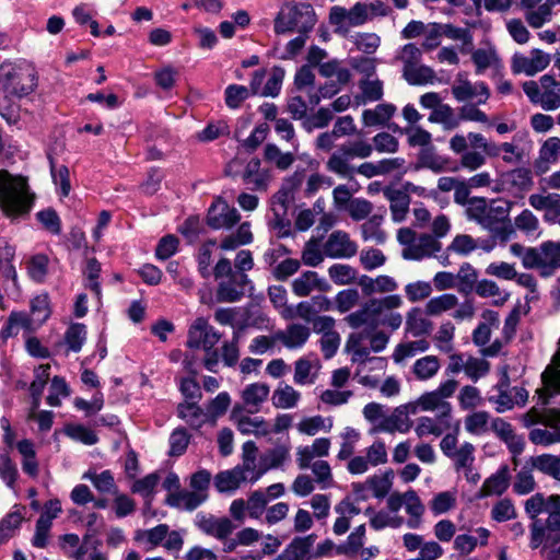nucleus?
<instances>
[{"instance_id":"f257e3e1","label":"nucleus","mask_w":560,"mask_h":560,"mask_svg":"<svg viewBox=\"0 0 560 560\" xmlns=\"http://www.w3.org/2000/svg\"><path fill=\"white\" fill-rule=\"evenodd\" d=\"M401 303V298L396 294L370 299L358 311L349 314L345 320L353 329L366 325L371 330H376L380 326H388L392 330H396L402 323V316L399 313L386 311L398 308Z\"/></svg>"},{"instance_id":"f03ea898","label":"nucleus","mask_w":560,"mask_h":560,"mask_svg":"<svg viewBox=\"0 0 560 560\" xmlns=\"http://www.w3.org/2000/svg\"><path fill=\"white\" fill-rule=\"evenodd\" d=\"M34 203V194L30 191L27 179L0 171V207L11 218L28 214Z\"/></svg>"},{"instance_id":"7ed1b4c3","label":"nucleus","mask_w":560,"mask_h":560,"mask_svg":"<svg viewBox=\"0 0 560 560\" xmlns=\"http://www.w3.org/2000/svg\"><path fill=\"white\" fill-rule=\"evenodd\" d=\"M37 84V72L30 62L4 61L0 66V93L21 100L32 94Z\"/></svg>"},{"instance_id":"20e7f679","label":"nucleus","mask_w":560,"mask_h":560,"mask_svg":"<svg viewBox=\"0 0 560 560\" xmlns=\"http://www.w3.org/2000/svg\"><path fill=\"white\" fill-rule=\"evenodd\" d=\"M316 23V14L307 2H288L282 5L275 19V32L284 34L296 31L300 34L311 32Z\"/></svg>"},{"instance_id":"39448f33","label":"nucleus","mask_w":560,"mask_h":560,"mask_svg":"<svg viewBox=\"0 0 560 560\" xmlns=\"http://www.w3.org/2000/svg\"><path fill=\"white\" fill-rule=\"evenodd\" d=\"M373 152V148L365 141H354L341 144L326 162L327 171L342 177L352 178L354 167L349 164L350 159H366Z\"/></svg>"},{"instance_id":"423d86ee","label":"nucleus","mask_w":560,"mask_h":560,"mask_svg":"<svg viewBox=\"0 0 560 560\" xmlns=\"http://www.w3.org/2000/svg\"><path fill=\"white\" fill-rule=\"evenodd\" d=\"M513 205L514 202L502 199H493L489 203L488 213L483 218L486 221L481 226L491 233L493 241L506 243L514 233L509 218Z\"/></svg>"},{"instance_id":"0eeeda50","label":"nucleus","mask_w":560,"mask_h":560,"mask_svg":"<svg viewBox=\"0 0 560 560\" xmlns=\"http://www.w3.org/2000/svg\"><path fill=\"white\" fill-rule=\"evenodd\" d=\"M369 20V7L357 2L350 10L342 7H332L329 13V22L337 26L336 32L346 35L350 26H359Z\"/></svg>"},{"instance_id":"6e6552de","label":"nucleus","mask_w":560,"mask_h":560,"mask_svg":"<svg viewBox=\"0 0 560 560\" xmlns=\"http://www.w3.org/2000/svg\"><path fill=\"white\" fill-rule=\"evenodd\" d=\"M142 539H144L149 549L163 546L166 550L179 551L184 545L180 533L170 530L167 524H159L153 528L142 532Z\"/></svg>"},{"instance_id":"1a4fd4ad","label":"nucleus","mask_w":560,"mask_h":560,"mask_svg":"<svg viewBox=\"0 0 560 560\" xmlns=\"http://www.w3.org/2000/svg\"><path fill=\"white\" fill-rule=\"evenodd\" d=\"M240 219L241 215L238 211L235 208H230L229 205L219 197L208 210L207 224L213 230H219L222 228H232Z\"/></svg>"},{"instance_id":"9d476101","label":"nucleus","mask_w":560,"mask_h":560,"mask_svg":"<svg viewBox=\"0 0 560 560\" xmlns=\"http://www.w3.org/2000/svg\"><path fill=\"white\" fill-rule=\"evenodd\" d=\"M249 283L246 273L240 272L221 281L217 289V301L233 303L240 301L245 294V287Z\"/></svg>"},{"instance_id":"9b49d317","label":"nucleus","mask_w":560,"mask_h":560,"mask_svg":"<svg viewBox=\"0 0 560 560\" xmlns=\"http://www.w3.org/2000/svg\"><path fill=\"white\" fill-rule=\"evenodd\" d=\"M243 407L235 405L231 412V419L236 423L237 430L242 434H255L256 436H266L270 429L267 421L262 418H250L243 416Z\"/></svg>"},{"instance_id":"f8f14e48","label":"nucleus","mask_w":560,"mask_h":560,"mask_svg":"<svg viewBox=\"0 0 560 560\" xmlns=\"http://www.w3.org/2000/svg\"><path fill=\"white\" fill-rule=\"evenodd\" d=\"M196 525L205 534L213 536L220 540L226 539L235 529V525L228 517L217 518L213 515H197Z\"/></svg>"},{"instance_id":"ddd939ff","label":"nucleus","mask_w":560,"mask_h":560,"mask_svg":"<svg viewBox=\"0 0 560 560\" xmlns=\"http://www.w3.org/2000/svg\"><path fill=\"white\" fill-rule=\"evenodd\" d=\"M500 184L501 190L510 192H522L527 191L533 186L532 172L525 167H518L501 175ZM500 191V188H497Z\"/></svg>"},{"instance_id":"4468645a","label":"nucleus","mask_w":560,"mask_h":560,"mask_svg":"<svg viewBox=\"0 0 560 560\" xmlns=\"http://www.w3.org/2000/svg\"><path fill=\"white\" fill-rule=\"evenodd\" d=\"M316 539V534L294 537L279 555V560H311L313 558L312 548Z\"/></svg>"},{"instance_id":"2eb2a0df","label":"nucleus","mask_w":560,"mask_h":560,"mask_svg":"<svg viewBox=\"0 0 560 560\" xmlns=\"http://www.w3.org/2000/svg\"><path fill=\"white\" fill-rule=\"evenodd\" d=\"M324 252L331 258L352 257L357 253V245L346 232L335 231L325 243Z\"/></svg>"},{"instance_id":"dca6fc26","label":"nucleus","mask_w":560,"mask_h":560,"mask_svg":"<svg viewBox=\"0 0 560 560\" xmlns=\"http://www.w3.org/2000/svg\"><path fill=\"white\" fill-rule=\"evenodd\" d=\"M491 430L508 445L509 451L513 455H521L523 453L525 441L522 436L514 433L511 423L502 418H495L491 422Z\"/></svg>"},{"instance_id":"f3484780","label":"nucleus","mask_w":560,"mask_h":560,"mask_svg":"<svg viewBox=\"0 0 560 560\" xmlns=\"http://www.w3.org/2000/svg\"><path fill=\"white\" fill-rule=\"evenodd\" d=\"M207 499L206 494L195 491L180 490L171 492L165 499V503L172 508L192 511L197 509Z\"/></svg>"},{"instance_id":"a211bd4d","label":"nucleus","mask_w":560,"mask_h":560,"mask_svg":"<svg viewBox=\"0 0 560 560\" xmlns=\"http://www.w3.org/2000/svg\"><path fill=\"white\" fill-rule=\"evenodd\" d=\"M308 337L310 329L300 324L289 325L287 331H277L273 335V339L281 341L289 349L302 347Z\"/></svg>"},{"instance_id":"6ab92c4d","label":"nucleus","mask_w":560,"mask_h":560,"mask_svg":"<svg viewBox=\"0 0 560 560\" xmlns=\"http://www.w3.org/2000/svg\"><path fill=\"white\" fill-rule=\"evenodd\" d=\"M384 196L390 201L393 220L401 222L409 211L410 196L402 190L386 187Z\"/></svg>"},{"instance_id":"aec40b11","label":"nucleus","mask_w":560,"mask_h":560,"mask_svg":"<svg viewBox=\"0 0 560 560\" xmlns=\"http://www.w3.org/2000/svg\"><path fill=\"white\" fill-rule=\"evenodd\" d=\"M544 89L541 94V106L546 110H553L560 107V84L555 77L545 74L540 78Z\"/></svg>"},{"instance_id":"412c9836","label":"nucleus","mask_w":560,"mask_h":560,"mask_svg":"<svg viewBox=\"0 0 560 560\" xmlns=\"http://www.w3.org/2000/svg\"><path fill=\"white\" fill-rule=\"evenodd\" d=\"M510 471L506 465L500 467V469L492 476L486 479L481 489L480 497H487L491 494L501 495L509 487Z\"/></svg>"},{"instance_id":"4be33fe9","label":"nucleus","mask_w":560,"mask_h":560,"mask_svg":"<svg viewBox=\"0 0 560 560\" xmlns=\"http://www.w3.org/2000/svg\"><path fill=\"white\" fill-rule=\"evenodd\" d=\"M411 425L412 422L406 415V407H397L389 417L383 419L376 429L390 433L395 431L405 433L410 430Z\"/></svg>"},{"instance_id":"5701e85b","label":"nucleus","mask_w":560,"mask_h":560,"mask_svg":"<svg viewBox=\"0 0 560 560\" xmlns=\"http://www.w3.org/2000/svg\"><path fill=\"white\" fill-rule=\"evenodd\" d=\"M527 460L534 469L542 472L544 475L550 476L556 480H560V456L541 454L530 456Z\"/></svg>"},{"instance_id":"b1692460","label":"nucleus","mask_w":560,"mask_h":560,"mask_svg":"<svg viewBox=\"0 0 560 560\" xmlns=\"http://www.w3.org/2000/svg\"><path fill=\"white\" fill-rule=\"evenodd\" d=\"M83 479H89L100 493L113 495L118 493V488L110 470H103L101 472L86 471L83 475Z\"/></svg>"},{"instance_id":"393cba45","label":"nucleus","mask_w":560,"mask_h":560,"mask_svg":"<svg viewBox=\"0 0 560 560\" xmlns=\"http://www.w3.org/2000/svg\"><path fill=\"white\" fill-rule=\"evenodd\" d=\"M448 161L436 154L434 147L422 148L418 155L416 170L429 168L434 173H441L446 170Z\"/></svg>"},{"instance_id":"a878e982","label":"nucleus","mask_w":560,"mask_h":560,"mask_svg":"<svg viewBox=\"0 0 560 560\" xmlns=\"http://www.w3.org/2000/svg\"><path fill=\"white\" fill-rule=\"evenodd\" d=\"M267 315L261 311L259 305L249 304L243 310L242 319L237 323L238 331L249 327L262 328L268 323Z\"/></svg>"},{"instance_id":"bb28decb","label":"nucleus","mask_w":560,"mask_h":560,"mask_svg":"<svg viewBox=\"0 0 560 560\" xmlns=\"http://www.w3.org/2000/svg\"><path fill=\"white\" fill-rule=\"evenodd\" d=\"M393 104H378L375 109H365L362 114L363 124L368 127L385 125L394 115Z\"/></svg>"},{"instance_id":"cd10ccee","label":"nucleus","mask_w":560,"mask_h":560,"mask_svg":"<svg viewBox=\"0 0 560 560\" xmlns=\"http://www.w3.org/2000/svg\"><path fill=\"white\" fill-rule=\"evenodd\" d=\"M244 470L241 468H234L232 470L221 471L215 476V487L220 492H226L235 490L240 487V483L244 481Z\"/></svg>"},{"instance_id":"c85d7f7f","label":"nucleus","mask_w":560,"mask_h":560,"mask_svg":"<svg viewBox=\"0 0 560 560\" xmlns=\"http://www.w3.org/2000/svg\"><path fill=\"white\" fill-rule=\"evenodd\" d=\"M406 327L412 336L418 337L430 334L433 324L431 320L421 316V310L419 307H413L407 314Z\"/></svg>"},{"instance_id":"c756f323","label":"nucleus","mask_w":560,"mask_h":560,"mask_svg":"<svg viewBox=\"0 0 560 560\" xmlns=\"http://www.w3.org/2000/svg\"><path fill=\"white\" fill-rule=\"evenodd\" d=\"M86 326L81 323L71 324L65 332V343L69 351L79 352L86 340Z\"/></svg>"},{"instance_id":"7c9ffc66","label":"nucleus","mask_w":560,"mask_h":560,"mask_svg":"<svg viewBox=\"0 0 560 560\" xmlns=\"http://www.w3.org/2000/svg\"><path fill=\"white\" fill-rule=\"evenodd\" d=\"M404 79L411 85H422L432 82L435 73L432 68L421 65L402 69Z\"/></svg>"},{"instance_id":"2f4dec72","label":"nucleus","mask_w":560,"mask_h":560,"mask_svg":"<svg viewBox=\"0 0 560 560\" xmlns=\"http://www.w3.org/2000/svg\"><path fill=\"white\" fill-rule=\"evenodd\" d=\"M15 100L13 96L0 93V116L10 126H16L21 119V106Z\"/></svg>"},{"instance_id":"473e14b6","label":"nucleus","mask_w":560,"mask_h":560,"mask_svg":"<svg viewBox=\"0 0 560 560\" xmlns=\"http://www.w3.org/2000/svg\"><path fill=\"white\" fill-rule=\"evenodd\" d=\"M289 456V448L284 445H278L269 450L261 456L260 471L258 475L264 474L268 469L280 467Z\"/></svg>"},{"instance_id":"72a5a7b5","label":"nucleus","mask_w":560,"mask_h":560,"mask_svg":"<svg viewBox=\"0 0 560 560\" xmlns=\"http://www.w3.org/2000/svg\"><path fill=\"white\" fill-rule=\"evenodd\" d=\"M365 535V525L358 526L349 536L345 544L336 547L339 555L354 556L363 546V537Z\"/></svg>"},{"instance_id":"f704fd0d","label":"nucleus","mask_w":560,"mask_h":560,"mask_svg":"<svg viewBox=\"0 0 560 560\" xmlns=\"http://www.w3.org/2000/svg\"><path fill=\"white\" fill-rule=\"evenodd\" d=\"M264 158L267 162H273L282 171L288 170L294 162V155L291 152L282 153L273 143L265 147Z\"/></svg>"},{"instance_id":"c9c22d12","label":"nucleus","mask_w":560,"mask_h":560,"mask_svg":"<svg viewBox=\"0 0 560 560\" xmlns=\"http://www.w3.org/2000/svg\"><path fill=\"white\" fill-rule=\"evenodd\" d=\"M178 416L186 420L192 428H199L203 423V411L196 401L182 402L177 407Z\"/></svg>"},{"instance_id":"e433bc0d","label":"nucleus","mask_w":560,"mask_h":560,"mask_svg":"<svg viewBox=\"0 0 560 560\" xmlns=\"http://www.w3.org/2000/svg\"><path fill=\"white\" fill-rule=\"evenodd\" d=\"M268 395L269 386L267 384L254 383L243 390L242 398L246 405L258 407L267 399Z\"/></svg>"},{"instance_id":"4c0bfd02","label":"nucleus","mask_w":560,"mask_h":560,"mask_svg":"<svg viewBox=\"0 0 560 560\" xmlns=\"http://www.w3.org/2000/svg\"><path fill=\"white\" fill-rule=\"evenodd\" d=\"M300 399V393L292 386L278 387L272 395V404L277 408H292Z\"/></svg>"},{"instance_id":"58836bf2","label":"nucleus","mask_w":560,"mask_h":560,"mask_svg":"<svg viewBox=\"0 0 560 560\" xmlns=\"http://www.w3.org/2000/svg\"><path fill=\"white\" fill-rule=\"evenodd\" d=\"M458 303L456 295L454 294H442L438 298L431 299L425 305V312L430 316H436L442 312L448 311L455 307Z\"/></svg>"},{"instance_id":"ea45409f","label":"nucleus","mask_w":560,"mask_h":560,"mask_svg":"<svg viewBox=\"0 0 560 560\" xmlns=\"http://www.w3.org/2000/svg\"><path fill=\"white\" fill-rule=\"evenodd\" d=\"M528 201L536 210L547 209L555 211V217L560 215V195L558 194H549L548 196L534 194L529 196Z\"/></svg>"},{"instance_id":"a19ab883","label":"nucleus","mask_w":560,"mask_h":560,"mask_svg":"<svg viewBox=\"0 0 560 560\" xmlns=\"http://www.w3.org/2000/svg\"><path fill=\"white\" fill-rule=\"evenodd\" d=\"M63 431L70 439L85 445H94L98 441L97 435L83 424H67Z\"/></svg>"},{"instance_id":"79ce46f5","label":"nucleus","mask_w":560,"mask_h":560,"mask_svg":"<svg viewBox=\"0 0 560 560\" xmlns=\"http://www.w3.org/2000/svg\"><path fill=\"white\" fill-rule=\"evenodd\" d=\"M533 470L534 468L529 465L528 460H526L523 468L516 475V480L513 486L516 493L526 494L535 489L536 482L532 475Z\"/></svg>"},{"instance_id":"37998d69","label":"nucleus","mask_w":560,"mask_h":560,"mask_svg":"<svg viewBox=\"0 0 560 560\" xmlns=\"http://www.w3.org/2000/svg\"><path fill=\"white\" fill-rule=\"evenodd\" d=\"M440 369L439 359L428 355L417 360L413 364V373L419 380H428L436 374Z\"/></svg>"},{"instance_id":"c03bdc74","label":"nucleus","mask_w":560,"mask_h":560,"mask_svg":"<svg viewBox=\"0 0 560 560\" xmlns=\"http://www.w3.org/2000/svg\"><path fill=\"white\" fill-rule=\"evenodd\" d=\"M541 381L545 388L539 389V395L549 392L548 396L552 394H560V363L557 366H548L541 374Z\"/></svg>"},{"instance_id":"a18cd8bd","label":"nucleus","mask_w":560,"mask_h":560,"mask_svg":"<svg viewBox=\"0 0 560 560\" xmlns=\"http://www.w3.org/2000/svg\"><path fill=\"white\" fill-rule=\"evenodd\" d=\"M357 270L349 265L335 264L328 269L330 279L336 284H350L357 279Z\"/></svg>"},{"instance_id":"49530a36","label":"nucleus","mask_w":560,"mask_h":560,"mask_svg":"<svg viewBox=\"0 0 560 560\" xmlns=\"http://www.w3.org/2000/svg\"><path fill=\"white\" fill-rule=\"evenodd\" d=\"M429 349V342L424 339L410 341L406 343H399L394 353L393 359L396 363L401 362L408 357H413L417 351H427Z\"/></svg>"},{"instance_id":"de8ad7c7","label":"nucleus","mask_w":560,"mask_h":560,"mask_svg":"<svg viewBox=\"0 0 560 560\" xmlns=\"http://www.w3.org/2000/svg\"><path fill=\"white\" fill-rule=\"evenodd\" d=\"M48 160L52 180L56 185L60 186V195L67 197L71 189L69 170L66 165H61L57 168L55 166V161L51 155H48Z\"/></svg>"},{"instance_id":"09e8293b","label":"nucleus","mask_w":560,"mask_h":560,"mask_svg":"<svg viewBox=\"0 0 560 560\" xmlns=\"http://www.w3.org/2000/svg\"><path fill=\"white\" fill-rule=\"evenodd\" d=\"M19 476L16 465L8 453H0V478L10 489H14Z\"/></svg>"},{"instance_id":"8fccbe9b","label":"nucleus","mask_w":560,"mask_h":560,"mask_svg":"<svg viewBox=\"0 0 560 560\" xmlns=\"http://www.w3.org/2000/svg\"><path fill=\"white\" fill-rule=\"evenodd\" d=\"M48 258L46 255L38 254L27 261V273L35 282H43L47 275Z\"/></svg>"},{"instance_id":"3c124183","label":"nucleus","mask_w":560,"mask_h":560,"mask_svg":"<svg viewBox=\"0 0 560 560\" xmlns=\"http://www.w3.org/2000/svg\"><path fill=\"white\" fill-rule=\"evenodd\" d=\"M36 218L49 233L54 235H59L61 233V220L52 208H46L38 211L36 213Z\"/></svg>"},{"instance_id":"603ef678","label":"nucleus","mask_w":560,"mask_h":560,"mask_svg":"<svg viewBox=\"0 0 560 560\" xmlns=\"http://www.w3.org/2000/svg\"><path fill=\"white\" fill-rule=\"evenodd\" d=\"M455 277L459 280V285L457 287L458 291L464 294L471 293L477 281V271L474 267L465 262Z\"/></svg>"},{"instance_id":"864d4df0","label":"nucleus","mask_w":560,"mask_h":560,"mask_svg":"<svg viewBox=\"0 0 560 560\" xmlns=\"http://www.w3.org/2000/svg\"><path fill=\"white\" fill-rule=\"evenodd\" d=\"M22 521L23 515L19 509L10 512L0 523V539L7 540L11 538L15 530L20 528Z\"/></svg>"},{"instance_id":"5fc2aeb1","label":"nucleus","mask_w":560,"mask_h":560,"mask_svg":"<svg viewBox=\"0 0 560 560\" xmlns=\"http://www.w3.org/2000/svg\"><path fill=\"white\" fill-rule=\"evenodd\" d=\"M429 121L446 125L448 128H455L458 121L454 119L453 108L447 104H439L429 116Z\"/></svg>"},{"instance_id":"6e6d98bb","label":"nucleus","mask_w":560,"mask_h":560,"mask_svg":"<svg viewBox=\"0 0 560 560\" xmlns=\"http://www.w3.org/2000/svg\"><path fill=\"white\" fill-rule=\"evenodd\" d=\"M488 210L489 203L485 197H472L469 200V207L466 212L470 220H474L481 225V223L486 221L483 218L488 213Z\"/></svg>"},{"instance_id":"4d7b16f0","label":"nucleus","mask_w":560,"mask_h":560,"mask_svg":"<svg viewBox=\"0 0 560 560\" xmlns=\"http://www.w3.org/2000/svg\"><path fill=\"white\" fill-rule=\"evenodd\" d=\"M189 444V435L186 429L179 428L173 431L170 436V456H180L185 453Z\"/></svg>"},{"instance_id":"13d9d810","label":"nucleus","mask_w":560,"mask_h":560,"mask_svg":"<svg viewBox=\"0 0 560 560\" xmlns=\"http://www.w3.org/2000/svg\"><path fill=\"white\" fill-rule=\"evenodd\" d=\"M205 329H207V319L198 317L188 330V339L186 342L188 348L198 349L202 347Z\"/></svg>"},{"instance_id":"bf43d9fd","label":"nucleus","mask_w":560,"mask_h":560,"mask_svg":"<svg viewBox=\"0 0 560 560\" xmlns=\"http://www.w3.org/2000/svg\"><path fill=\"white\" fill-rule=\"evenodd\" d=\"M178 245V237L173 234H167L159 241L155 248V256L159 259L166 260L176 253Z\"/></svg>"},{"instance_id":"052dcab7","label":"nucleus","mask_w":560,"mask_h":560,"mask_svg":"<svg viewBox=\"0 0 560 560\" xmlns=\"http://www.w3.org/2000/svg\"><path fill=\"white\" fill-rule=\"evenodd\" d=\"M284 69L280 66H275L271 70V77L266 82L261 95L262 96H277L280 93L281 84L284 78Z\"/></svg>"},{"instance_id":"680f3d73","label":"nucleus","mask_w":560,"mask_h":560,"mask_svg":"<svg viewBox=\"0 0 560 560\" xmlns=\"http://www.w3.org/2000/svg\"><path fill=\"white\" fill-rule=\"evenodd\" d=\"M249 96L244 85L231 84L225 89V103L230 108H237Z\"/></svg>"},{"instance_id":"e2e57ef3","label":"nucleus","mask_w":560,"mask_h":560,"mask_svg":"<svg viewBox=\"0 0 560 560\" xmlns=\"http://www.w3.org/2000/svg\"><path fill=\"white\" fill-rule=\"evenodd\" d=\"M49 301L46 294L37 295L31 301L32 316L36 319L37 325H42L49 317Z\"/></svg>"},{"instance_id":"0e129e2a","label":"nucleus","mask_w":560,"mask_h":560,"mask_svg":"<svg viewBox=\"0 0 560 560\" xmlns=\"http://www.w3.org/2000/svg\"><path fill=\"white\" fill-rule=\"evenodd\" d=\"M360 299V294L357 289H347L340 291L336 295V306L340 313H346L354 307Z\"/></svg>"},{"instance_id":"69168bd1","label":"nucleus","mask_w":560,"mask_h":560,"mask_svg":"<svg viewBox=\"0 0 560 560\" xmlns=\"http://www.w3.org/2000/svg\"><path fill=\"white\" fill-rule=\"evenodd\" d=\"M315 271H305L292 283L293 292L298 296H307L314 289Z\"/></svg>"},{"instance_id":"338daca9","label":"nucleus","mask_w":560,"mask_h":560,"mask_svg":"<svg viewBox=\"0 0 560 560\" xmlns=\"http://www.w3.org/2000/svg\"><path fill=\"white\" fill-rule=\"evenodd\" d=\"M406 295L410 302H417L430 296L432 292L431 284L424 281L409 283L405 288Z\"/></svg>"},{"instance_id":"774afa93","label":"nucleus","mask_w":560,"mask_h":560,"mask_svg":"<svg viewBox=\"0 0 560 560\" xmlns=\"http://www.w3.org/2000/svg\"><path fill=\"white\" fill-rule=\"evenodd\" d=\"M547 541L553 547L560 544V511H550L546 521Z\"/></svg>"}]
</instances>
